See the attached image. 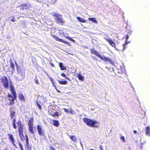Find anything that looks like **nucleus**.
<instances>
[{"label": "nucleus", "instance_id": "37998d69", "mask_svg": "<svg viewBox=\"0 0 150 150\" xmlns=\"http://www.w3.org/2000/svg\"><path fill=\"white\" fill-rule=\"evenodd\" d=\"M49 64L52 67H54V64L52 62H50Z\"/></svg>", "mask_w": 150, "mask_h": 150}, {"label": "nucleus", "instance_id": "6ab92c4d", "mask_svg": "<svg viewBox=\"0 0 150 150\" xmlns=\"http://www.w3.org/2000/svg\"><path fill=\"white\" fill-rule=\"evenodd\" d=\"M18 97L20 99L23 101H25V98L23 95L22 94H20L18 95Z\"/></svg>", "mask_w": 150, "mask_h": 150}, {"label": "nucleus", "instance_id": "338daca9", "mask_svg": "<svg viewBox=\"0 0 150 150\" xmlns=\"http://www.w3.org/2000/svg\"><path fill=\"white\" fill-rule=\"evenodd\" d=\"M141 148H142V146H141Z\"/></svg>", "mask_w": 150, "mask_h": 150}, {"label": "nucleus", "instance_id": "3c124183", "mask_svg": "<svg viewBox=\"0 0 150 150\" xmlns=\"http://www.w3.org/2000/svg\"><path fill=\"white\" fill-rule=\"evenodd\" d=\"M19 146L20 147L21 149H23V146L22 145V144L20 145Z\"/></svg>", "mask_w": 150, "mask_h": 150}, {"label": "nucleus", "instance_id": "72a5a7b5", "mask_svg": "<svg viewBox=\"0 0 150 150\" xmlns=\"http://www.w3.org/2000/svg\"><path fill=\"white\" fill-rule=\"evenodd\" d=\"M25 137L26 144L29 143L28 138L27 135L26 134L25 135Z\"/></svg>", "mask_w": 150, "mask_h": 150}, {"label": "nucleus", "instance_id": "393cba45", "mask_svg": "<svg viewBox=\"0 0 150 150\" xmlns=\"http://www.w3.org/2000/svg\"><path fill=\"white\" fill-rule=\"evenodd\" d=\"M53 125L57 127L59 125V121L57 120H53Z\"/></svg>", "mask_w": 150, "mask_h": 150}, {"label": "nucleus", "instance_id": "c756f323", "mask_svg": "<svg viewBox=\"0 0 150 150\" xmlns=\"http://www.w3.org/2000/svg\"><path fill=\"white\" fill-rule=\"evenodd\" d=\"M18 131H19V135L20 137L24 136L23 133V129L19 130Z\"/></svg>", "mask_w": 150, "mask_h": 150}, {"label": "nucleus", "instance_id": "a878e982", "mask_svg": "<svg viewBox=\"0 0 150 150\" xmlns=\"http://www.w3.org/2000/svg\"><path fill=\"white\" fill-rule=\"evenodd\" d=\"M79 79L81 81H83L84 79V77L82 76L80 74H79L78 75V76Z\"/></svg>", "mask_w": 150, "mask_h": 150}, {"label": "nucleus", "instance_id": "412c9836", "mask_svg": "<svg viewBox=\"0 0 150 150\" xmlns=\"http://www.w3.org/2000/svg\"><path fill=\"white\" fill-rule=\"evenodd\" d=\"M59 65L61 70H63L66 69V67L63 65V64L62 63H60Z\"/></svg>", "mask_w": 150, "mask_h": 150}, {"label": "nucleus", "instance_id": "f8f14e48", "mask_svg": "<svg viewBox=\"0 0 150 150\" xmlns=\"http://www.w3.org/2000/svg\"><path fill=\"white\" fill-rule=\"evenodd\" d=\"M10 87V90L13 95V96H16V93L15 91V89L14 87L13 86H11Z\"/></svg>", "mask_w": 150, "mask_h": 150}, {"label": "nucleus", "instance_id": "0eeeda50", "mask_svg": "<svg viewBox=\"0 0 150 150\" xmlns=\"http://www.w3.org/2000/svg\"><path fill=\"white\" fill-rule=\"evenodd\" d=\"M9 135V139L12 142L13 145L16 148H17L16 145L15 144V140L14 139V138H13V136L12 134H8Z\"/></svg>", "mask_w": 150, "mask_h": 150}, {"label": "nucleus", "instance_id": "a18cd8bd", "mask_svg": "<svg viewBox=\"0 0 150 150\" xmlns=\"http://www.w3.org/2000/svg\"><path fill=\"white\" fill-rule=\"evenodd\" d=\"M11 21L13 22H15V18L14 17H12L11 19Z\"/></svg>", "mask_w": 150, "mask_h": 150}, {"label": "nucleus", "instance_id": "1a4fd4ad", "mask_svg": "<svg viewBox=\"0 0 150 150\" xmlns=\"http://www.w3.org/2000/svg\"><path fill=\"white\" fill-rule=\"evenodd\" d=\"M21 120H18L16 124L18 127V130L23 129V124Z\"/></svg>", "mask_w": 150, "mask_h": 150}, {"label": "nucleus", "instance_id": "dca6fc26", "mask_svg": "<svg viewBox=\"0 0 150 150\" xmlns=\"http://www.w3.org/2000/svg\"><path fill=\"white\" fill-rule=\"evenodd\" d=\"M146 135L149 136H150V128L149 126H147L146 127Z\"/></svg>", "mask_w": 150, "mask_h": 150}, {"label": "nucleus", "instance_id": "052dcab7", "mask_svg": "<svg viewBox=\"0 0 150 150\" xmlns=\"http://www.w3.org/2000/svg\"><path fill=\"white\" fill-rule=\"evenodd\" d=\"M57 91L58 92H59V93L60 92L59 91V90H57Z\"/></svg>", "mask_w": 150, "mask_h": 150}, {"label": "nucleus", "instance_id": "de8ad7c7", "mask_svg": "<svg viewBox=\"0 0 150 150\" xmlns=\"http://www.w3.org/2000/svg\"><path fill=\"white\" fill-rule=\"evenodd\" d=\"M99 148L101 150H103V146L102 145H100V146Z\"/></svg>", "mask_w": 150, "mask_h": 150}, {"label": "nucleus", "instance_id": "864d4df0", "mask_svg": "<svg viewBox=\"0 0 150 150\" xmlns=\"http://www.w3.org/2000/svg\"><path fill=\"white\" fill-rule=\"evenodd\" d=\"M92 57L94 59H96V57L94 56H92Z\"/></svg>", "mask_w": 150, "mask_h": 150}, {"label": "nucleus", "instance_id": "20e7f679", "mask_svg": "<svg viewBox=\"0 0 150 150\" xmlns=\"http://www.w3.org/2000/svg\"><path fill=\"white\" fill-rule=\"evenodd\" d=\"M0 80L4 87L6 88H8V81L7 78L6 76H2L1 77Z\"/></svg>", "mask_w": 150, "mask_h": 150}, {"label": "nucleus", "instance_id": "7c9ffc66", "mask_svg": "<svg viewBox=\"0 0 150 150\" xmlns=\"http://www.w3.org/2000/svg\"><path fill=\"white\" fill-rule=\"evenodd\" d=\"M70 139L74 142L76 140V137L73 135L70 136Z\"/></svg>", "mask_w": 150, "mask_h": 150}, {"label": "nucleus", "instance_id": "79ce46f5", "mask_svg": "<svg viewBox=\"0 0 150 150\" xmlns=\"http://www.w3.org/2000/svg\"><path fill=\"white\" fill-rule=\"evenodd\" d=\"M8 97H9V98H13V97H12V95L11 94H10L9 93L8 96H7Z\"/></svg>", "mask_w": 150, "mask_h": 150}, {"label": "nucleus", "instance_id": "473e14b6", "mask_svg": "<svg viewBox=\"0 0 150 150\" xmlns=\"http://www.w3.org/2000/svg\"><path fill=\"white\" fill-rule=\"evenodd\" d=\"M34 81L37 84L39 85L40 84V83L38 81V78H37L36 76H35V77L34 79Z\"/></svg>", "mask_w": 150, "mask_h": 150}, {"label": "nucleus", "instance_id": "6e6552de", "mask_svg": "<svg viewBox=\"0 0 150 150\" xmlns=\"http://www.w3.org/2000/svg\"><path fill=\"white\" fill-rule=\"evenodd\" d=\"M90 51L92 54H95L100 58L101 57V55L96 50L91 49H90Z\"/></svg>", "mask_w": 150, "mask_h": 150}, {"label": "nucleus", "instance_id": "2f4dec72", "mask_svg": "<svg viewBox=\"0 0 150 150\" xmlns=\"http://www.w3.org/2000/svg\"><path fill=\"white\" fill-rule=\"evenodd\" d=\"M15 112L12 110H11L10 111V116L11 118H13L14 115H15Z\"/></svg>", "mask_w": 150, "mask_h": 150}, {"label": "nucleus", "instance_id": "49530a36", "mask_svg": "<svg viewBox=\"0 0 150 150\" xmlns=\"http://www.w3.org/2000/svg\"><path fill=\"white\" fill-rule=\"evenodd\" d=\"M133 132H134V134H138V132H137V131L136 130H134L133 131Z\"/></svg>", "mask_w": 150, "mask_h": 150}, {"label": "nucleus", "instance_id": "4be33fe9", "mask_svg": "<svg viewBox=\"0 0 150 150\" xmlns=\"http://www.w3.org/2000/svg\"><path fill=\"white\" fill-rule=\"evenodd\" d=\"M54 38L57 41H59V42H63L64 41V40L62 39H60L59 38H58V37L55 36H54Z\"/></svg>", "mask_w": 150, "mask_h": 150}, {"label": "nucleus", "instance_id": "cd10ccee", "mask_svg": "<svg viewBox=\"0 0 150 150\" xmlns=\"http://www.w3.org/2000/svg\"><path fill=\"white\" fill-rule=\"evenodd\" d=\"M46 75H47V77L50 79L52 83L53 84L54 83V81L53 79L48 74H46Z\"/></svg>", "mask_w": 150, "mask_h": 150}, {"label": "nucleus", "instance_id": "2eb2a0df", "mask_svg": "<svg viewBox=\"0 0 150 150\" xmlns=\"http://www.w3.org/2000/svg\"><path fill=\"white\" fill-rule=\"evenodd\" d=\"M28 128L29 131L30 133L32 134H34V130H33V125L29 126Z\"/></svg>", "mask_w": 150, "mask_h": 150}, {"label": "nucleus", "instance_id": "b1692460", "mask_svg": "<svg viewBox=\"0 0 150 150\" xmlns=\"http://www.w3.org/2000/svg\"><path fill=\"white\" fill-rule=\"evenodd\" d=\"M88 20L95 23H97V21L96 20L95 18H88Z\"/></svg>", "mask_w": 150, "mask_h": 150}, {"label": "nucleus", "instance_id": "f257e3e1", "mask_svg": "<svg viewBox=\"0 0 150 150\" xmlns=\"http://www.w3.org/2000/svg\"><path fill=\"white\" fill-rule=\"evenodd\" d=\"M16 66V69L17 71V76L15 77L16 79L18 81H21L24 79L25 76V71L23 69H21L18 66L15 62Z\"/></svg>", "mask_w": 150, "mask_h": 150}, {"label": "nucleus", "instance_id": "aec40b11", "mask_svg": "<svg viewBox=\"0 0 150 150\" xmlns=\"http://www.w3.org/2000/svg\"><path fill=\"white\" fill-rule=\"evenodd\" d=\"M50 114L53 116H58L59 115L58 112H55L50 113Z\"/></svg>", "mask_w": 150, "mask_h": 150}, {"label": "nucleus", "instance_id": "58836bf2", "mask_svg": "<svg viewBox=\"0 0 150 150\" xmlns=\"http://www.w3.org/2000/svg\"><path fill=\"white\" fill-rule=\"evenodd\" d=\"M13 128L15 129H16V128H17V127L16 125V123H13Z\"/></svg>", "mask_w": 150, "mask_h": 150}, {"label": "nucleus", "instance_id": "680f3d73", "mask_svg": "<svg viewBox=\"0 0 150 150\" xmlns=\"http://www.w3.org/2000/svg\"><path fill=\"white\" fill-rule=\"evenodd\" d=\"M115 49L117 50H118V49L116 47L115 48Z\"/></svg>", "mask_w": 150, "mask_h": 150}, {"label": "nucleus", "instance_id": "7ed1b4c3", "mask_svg": "<svg viewBox=\"0 0 150 150\" xmlns=\"http://www.w3.org/2000/svg\"><path fill=\"white\" fill-rule=\"evenodd\" d=\"M52 15L54 17L55 19L57 20L58 23H59L62 24L64 23L65 22L63 21V18L61 15L55 13H53Z\"/></svg>", "mask_w": 150, "mask_h": 150}, {"label": "nucleus", "instance_id": "69168bd1", "mask_svg": "<svg viewBox=\"0 0 150 150\" xmlns=\"http://www.w3.org/2000/svg\"><path fill=\"white\" fill-rule=\"evenodd\" d=\"M21 150H23V149H21Z\"/></svg>", "mask_w": 150, "mask_h": 150}, {"label": "nucleus", "instance_id": "a211bd4d", "mask_svg": "<svg viewBox=\"0 0 150 150\" xmlns=\"http://www.w3.org/2000/svg\"><path fill=\"white\" fill-rule=\"evenodd\" d=\"M16 98V96H14L12 98L11 101H10L8 105H13L14 104V101Z\"/></svg>", "mask_w": 150, "mask_h": 150}, {"label": "nucleus", "instance_id": "5701e85b", "mask_svg": "<svg viewBox=\"0 0 150 150\" xmlns=\"http://www.w3.org/2000/svg\"><path fill=\"white\" fill-rule=\"evenodd\" d=\"M61 84H66L67 83V81H61L59 80H57Z\"/></svg>", "mask_w": 150, "mask_h": 150}, {"label": "nucleus", "instance_id": "774afa93", "mask_svg": "<svg viewBox=\"0 0 150 150\" xmlns=\"http://www.w3.org/2000/svg\"><path fill=\"white\" fill-rule=\"evenodd\" d=\"M149 128H150V126L149 127Z\"/></svg>", "mask_w": 150, "mask_h": 150}, {"label": "nucleus", "instance_id": "423d86ee", "mask_svg": "<svg viewBox=\"0 0 150 150\" xmlns=\"http://www.w3.org/2000/svg\"><path fill=\"white\" fill-rule=\"evenodd\" d=\"M105 39L109 43L110 45L113 47H115V42L110 38H105Z\"/></svg>", "mask_w": 150, "mask_h": 150}, {"label": "nucleus", "instance_id": "603ef678", "mask_svg": "<svg viewBox=\"0 0 150 150\" xmlns=\"http://www.w3.org/2000/svg\"><path fill=\"white\" fill-rule=\"evenodd\" d=\"M50 149L52 150H55L53 146H51L50 148Z\"/></svg>", "mask_w": 150, "mask_h": 150}, {"label": "nucleus", "instance_id": "09e8293b", "mask_svg": "<svg viewBox=\"0 0 150 150\" xmlns=\"http://www.w3.org/2000/svg\"><path fill=\"white\" fill-rule=\"evenodd\" d=\"M9 85H10V86H13V85H12V81H10Z\"/></svg>", "mask_w": 150, "mask_h": 150}, {"label": "nucleus", "instance_id": "ddd939ff", "mask_svg": "<svg viewBox=\"0 0 150 150\" xmlns=\"http://www.w3.org/2000/svg\"><path fill=\"white\" fill-rule=\"evenodd\" d=\"M33 117L30 118L28 121V125L29 126H33Z\"/></svg>", "mask_w": 150, "mask_h": 150}, {"label": "nucleus", "instance_id": "4c0bfd02", "mask_svg": "<svg viewBox=\"0 0 150 150\" xmlns=\"http://www.w3.org/2000/svg\"><path fill=\"white\" fill-rule=\"evenodd\" d=\"M63 110H64L65 111V112H67L68 113H69V111L68 110H67V109H66V108H63Z\"/></svg>", "mask_w": 150, "mask_h": 150}, {"label": "nucleus", "instance_id": "a19ab883", "mask_svg": "<svg viewBox=\"0 0 150 150\" xmlns=\"http://www.w3.org/2000/svg\"><path fill=\"white\" fill-rule=\"evenodd\" d=\"M21 137V140L22 141H23V140H25V137H24V136H22V137Z\"/></svg>", "mask_w": 150, "mask_h": 150}, {"label": "nucleus", "instance_id": "9b49d317", "mask_svg": "<svg viewBox=\"0 0 150 150\" xmlns=\"http://www.w3.org/2000/svg\"><path fill=\"white\" fill-rule=\"evenodd\" d=\"M31 5L29 4H23L22 5V9L24 10V9H29V8L30 7Z\"/></svg>", "mask_w": 150, "mask_h": 150}, {"label": "nucleus", "instance_id": "f3484780", "mask_svg": "<svg viewBox=\"0 0 150 150\" xmlns=\"http://www.w3.org/2000/svg\"><path fill=\"white\" fill-rule=\"evenodd\" d=\"M77 20L79 22H83V23H86V21L84 19L81 18L79 17H77L76 18Z\"/></svg>", "mask_w": 150, "mask_h": 150}, {"label": "nucleus", "instance_id": "c9c22d12", "mask_svg": "<svg viewBox=\"0 0 150 150\" xmlns=\"http://www.w3.org/2000/svg\"><path fill=\"white\" fill-rule=\"evenodd\" d=\"M66 37L69 40H70L71 41H72L74 42L75 41V40H73V39H72L71 37Z\"/></svg>", "mask_w": 150, "mask_h": 150}, {"label": "nucleus", "instance_id": "9d476101", "mask_svg": "<svg viewBox=\"0 0 150 150\" xmlns=\"http://www.w3.org/2000/svg\"><path fill=\"white\" fill-rule=\"evenodd\" d=\"M100 58L101 59L105 61L106 62V61L110 62V63H111L112 62V61L110 58L106 57L105 56L103 57L101 56V57H100Z\"/></svg>", "mask_w": 150, "mask_h": 150}, {"label": "nucleus", "instance_id": "4d7b16f0", "mask_svg": "<svg viewBox=\"0 0 150 150\" xmlns=\"http://www.w3.org/2000/svg\"><path fill=\"white\" fill-rule=\"evenodd\" d=\"M72 111L71 110H70V111H69V113H72Z\"/></svg>", "mask_w": 150, "mask_h": 150}, {"label": "nucleus", "instance_id": "0e129e2a", "mask_svg": "<svg viewBox=\"0 0 150 150\" xmlns=\"http://www.w3.org/2000/svg\"><path fill=\"white\" fill-rule=\"evenodd\" d=\"M34 135H33V137H35V134H34Z\"/></svg>", "mask_w": 150, "mask_h": 150}, {"label": "nucleus", "instance_id": "f03ea898", "mask_svg": "<svg viewBox=\"0 0 150 150\" xmlns=\"http://www.w3.org/2000/svg\"><path fill=\"white\" fill-rule=\"evenodd\" d=\"M83 120L87 125L91 127H95L94 125L97 123V121L91 120L87 118H83Z\"/></svg>", "mask_w": 150, "mask_h": 150}, {"label": "nucleus", "instance_id": "39448f33", "mask_svg": "<svg viewBox=\"0 0 150 150\" xmlns=\"http://www.w3.org/2000/svg\"><path fill=\"white\" fill-rule=\"evenodd\" d=\"M37 129L38 134L42 136H45V134L44 133L43 131L42 130L41 126L38 125L37 127Z\"/></svg>", "mask_w": 150, "mask_h": 150}, {"label": "nucleus", "instance_id": "c03bdc74", "mask_svg": "<svg viewBox=\"0 0 150 150\" xmlns=\"http://www.w3.org/2000/svg\"><path fill=\"white\" fill-rule=\"evenodd\" d=\"M61 75L62 76L64 77V78L66 77V75H65L64 73H62Z\"/></svg>", "mask_w": 150, "mask_h": 150}, {"label": "nucleus", "instance_id": "c85d7f7f", "mask_svg": "<svg viewBox=\"0 0 150 150\" xmlns=\"http://www.w3.org/2000/svg\"><path fill=\"white\" fill-rule=\"evenodd\" d=\"M25 146L27 150H31V148L30 146L29 143L26 144L25 145Z\"/></svg>", "mask_w": 150, "mask_h": 150}, {"label": "nucleus", "instance_id": "13d9d810", "mask_svg": "<svg viewBox=\"0 0 150 150\" xmlns=\"http://www.w3.org/2000/svg\"><path fill=\"white\" fill-rule=\"evenodd\" d=\"M11 100H12V98H9V100L10 101H11Z\"/></svg>", "mask_w": 150, "mask_h": 150}, {"label": "nucleus", "instance_id": "5fc2aeb1", "mask_svg": "<svg viewBox=\"0 0 150 150\" xmlns=\"http://www.w3.org/2000/svg\"><path fill=\"white\" fill-rule=\"evenodd\" d=\"M18 144L19 145L21 144V143L19 141H18Z\"/></svg>", "mask_w": 150, "mask_h": 150}, {"label": "nucleus", "instance_id": "ea45409f", "mask_svg": "<svg viewBox=\"0 0 150 150\" xmlns=\"http://www.w3.org/2000/svg\"><path fill=\"white\" fill-rule=\"evenodd\" d=\"M63 43H65L69 45V42H67L66 41H65L64 40V41L63 42Z\"/></svg>", "mask_w": 150, "mask_h": 150}, {"label": "nucleus", "instance_id": "e433bc0d", "mask_svg": "<svg viewBox=\"0 0 150 150\" xmlns=\"http://www.w3.org/2000/svg\"><path fill=\"white\" fill-rule=\"evenodd\" d=\"M120 139L123 141L125 142V137L123 136H121Z\"/></svg>", "mask_w": 150, "mask_h": 150}, {"label": "nucleus", "instance_id": "f704fd0d", "mask_svg": "<svg viewBox=\"0 0 150 150\" xmlns=\"http://www.w3.org/2000/svg\"><path fill=\"white\" fill-rule=\"evenodd\" d=\"M36 104H37V105L38 107V108L40 110L42 109V107H41V105L38 102V101H37Z\"/></svg>", "mask_w": 150, "mask_h": 150}, {"label": "nucleus", "instance_id": "4468645a", "mask_svg": "<svg viewBox=\"0 0 150 150\" xmlns=\"http://www.w3.org/2000/svg\"><path fill=\"white\" fill-rule=\"evenodd\" d=\"M129 37V36L127 35L126 36V42L123 45V48L122 50V51H123L125 50V48H126V45H127L128 43V42H127V41L128 40Z\"/></svg>", "mask_w": 150, "mask_h": 150}, {"label": "nucleus", "instance_id": "8fccbe9b", "mask_svg": "<svg viewBox=\"0 0 150 150\" xmlns=\"http://www.w3.org/2000/svg\"><path fill=\"white\" fill-rule=\"evenodd\" d=\"M16 122V119H14L12 121L13 123H15Z\"/></svg>", "mask_w": 150, "mask_h": 150}, {"label": "nucleus", "instance_id": "bb28decb", "mask_svg": "<svg viewBox=\"0 0 150 150\" xmlns=\"http://www.w3.org/2000/svg\"><path fill=\"white\" fill-rule=\"evenodd\" d=\"M10 65L11 67L13 69V71L14 69V65L11 60Z\"/></svg>", "mask_w": 150, "mask_h": 150}, {"label": "nucleus", "instance_id": "6e6d98bb", "mask_svg": "<svg viewBox=\"0 0 150 150\" xmlns=\"http://www.w3.org/2000/svg\"><path fill=\"white\" fill-rule=\"evenodd\" d=\"M66 79H68L69 80V79L68 78V77H67L66 76V77L65 78Z\"/></svg>", "mask_w": 150, "mask_h": 150}, {"label": "nucleus", "instance_id": "e2e57ef3", "mask_svg": "<svg viewBox=\"0 0 150 150\" xmlns=\"http://www.w3.org/2000/svg\"><path fill=\"white\" fill-rule=\"evenodd\" d=\"M52 36H53L54 37V36H55V35H53V34H52Z\"/></svg>", "mask_w": 150, "mask_h": 150}, {"label": "nucleus", "instance_id": "bf43d9fd", "mask_svg": "<svg viewBox=\"0 0 150 150\" xmlns=\"http://www.w3.org/2000/svg\"><path fill=\"white\" fill-rule=\"evenodd\" d=\"M54 87L57 90V89L56 88V86H55V85L54 86Z\"/></svg>", "mask_w": 150, "mask_h": 150}]
</instances>
